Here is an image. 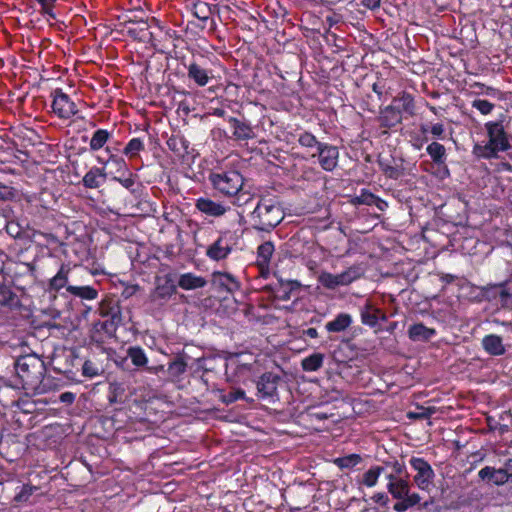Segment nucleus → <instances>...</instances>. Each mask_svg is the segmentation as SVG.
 <instances>
[{"mask_svg": "<svg viewBox=\"0 0 512 512\" xmlns=\"http://www.w3.org/2000/svg\"><path fill=\"white\" fill-rule=\"evenodd\" d=\"M15 373V380L11 384L14 388L34 394L45 392V386L42 384L45 364L38 356L29 354L18 358L15 362Z\"/></svg>", "mask_w": 512, "mask_h": 512, "instance_id": "f257e3e1", "label": "nucleus"}, {"mask_svg": "<svg viewBox=\"0 0 512 512\" xmlns=\"http://www.w3.org/2000/svg\"><path fill=\"white\" fill-rule=\"evenodd\" d=\"M213 189L224 197L233 198V204L241 206L250 199L249 193L243 192L244 178L237 170H220L208 177Z\"/></svg>", "mask_w": 512, "mask_h": 512, "instance_id": "f03ea898", "label": "nucleus"}, {"mask_svg": "<svg viewBox=\"0 0 512 512\" xmlns=\"http://www.w3.org/2000/svg\"><path fill=\"white\" fill-rule=\"evenodd\" d=\"M485 128L489 139L485 145L477 144L474 146L473 152L477 157L496 158L499 152L507 151L510 148L502 122H488L485 124Z\"/></svg>", "mask_w": 512, "mask_h": 512, "instance_id": "7ed1b4c3", "label": "nucleus"}, {"mask_svg": "<svg viewBox=\"0 0 512 512\" xmlns=\"http://www.w3.org/2000/svg\"><path fill=\"white\" fill-rule=\"evenodd\" d=\"M252 218L259 230L269 231L283 220L284 212L275 199L262 198L252 212Z\"/></svg>", "mask_w": 512, "mask_h": 512, "instance_id": "20e7f679", "label": "nucleus"}, {"mask_svg": "<svg viewBox=\"0 0 512 512\" xmlns=\"http://www.w3.org/2000/svg\"><path fill=\"white\" fill-rule=\"evenodd\" d=\"M386 488L392 498L397 500L393 506L396 512H406L421 501V496L418 493L411 492L409 481L405 478L387 483Z\"/></svg>", "mask_w": 512, "mask_h": 512, "instance_id": "39448f33", "label": "nucleus"}, {"mask_svg": "<svg viewBox=\"0 0 512 512\" xmlns=\"http://www.w3.org/2000/svg\"><path fill=\"white\" fill-rule=\"evenodd\" d=\"M366 268L363 264H356L349 267L340 274L322 272L319 277V283L327 289H335L339 286H346L361 278L365 274Z\"/></svg>", "mask_w": 512, "mask_h": 512, "instance_id": "423d86ee", "label": "nucleus"}, {"mask_svg": "<svg viewBox=\"0 0 512 512\" xmlns=\"http://www.w3.org/2000/svg\"><path fill=\"white\" fill-rule=\"evenodd\" d=\"M409 465L415 472L413 482L417 488L429 493L434 487L436 476L432 466L424 458L415 456L409 459Z\"/></svg>", "mask_w": 512, "mask_h": 512, "instance_id": "0eeeda50", "label": "nucleus"}, {"mask_svg": "<svg viewBox=\"0 0 512 512\" xmlns=\"http://www.w3.org/2000/svg\"><path fill=\"white\" fill-rule=\"evenodd\" d=\"M53 98L52 110L61 119H69L78 113L76 104L70 97L57 88L51 92Z\"/></svg>", "mask_w": 512, "mask_h": 512, "instance_id": "6e6552de", "label": "nucleus"}, {"mask_svg": "<svg viewBox=\"0 0 512 512\" xmlns=\"http://www.w3.org/2000/svg\"><path fill=\"white\" fill-rule=\"evenodd\" d=\"M25 252L35 253L40 256H52L55 253L54 247L58 246V241L50 236L43 234H34L32 239H25Z\"/></svg>", "mask_w": 512, "mask_h": 512, "instance_id": "1a4fd4ad", "label": "nucleus"}, {"mask_svg": "<svg viewBox=\"0 0 512 512\" xmlns=\"http://www.w3.org/2000/svg\"><path fill=\"white\" fill-rule=\"evenodd\" d=\"M280 381L281 376L277 373L266 372L262 374L256 383L258 396L269 400L277 398Z\"/></svg>", "mask_w": 512, "mask_h": 512, "instance_id": "9d476101", "label": "nucleus"}, {"mask_svg": "<svg viewBox=\"0 0 512 512\" xmlns=\"http://www.w3.org/2000/svg\"><path fill=\"white\" fill-rule=\"evenodd\" d=\"M311 156L318 158V163L323 170L331 172L338 165L339 150L334 145L323 143Z\"/></svg>", "mask_w": 512, "mask_h": 512, "instance_id": "9b49d317", "label": "nucleus"}, {"mask_svg": "<svg viewBox=\"0 0 512 512\" xmlns=\"http://www.w3.org/2000/svg\"><path fill=\"white\" fill-rule=\"evenodd\" d=\"M238 238L231 233L221 235L207 250V256H227L238 251Z\"/></svg>", "mask_w": 512, "mask_h": 512, "instance_id": "f8f14e48", "label": "nucleus"}, {"mask_svg": "<svg viewBox=\"0 0 512 512\" xmlns=\"http://www.w3.org/2000/svg\"><path fill=\"white\" fill-rule=\"evenodd\" d=\"M187 77L198 87L206 86L213 79L212 71L196 62H191L187 66Z\"/></svg>", "mask_w": 512, "mask_h": 512, "instance_id": "ddd939ff", "label": "nucleus"}, {"mask_svg": "<svg viewBox=\"0 0 512 512\" xmlns=\"http://www.w3.org/2000/svg\"><path fill=\"white\" fill-rule=\"evenodd\" d=\"M195 206L200 212L213 217L223 216L229 209L219 202L204 197L197 199Z\"/></svg>", "mask_w": 512, "mask_h": 512, "instance_id": "4468645a", "label": "nucleus"}, {"mask_svg": "<svg viewBox=\"0 0 512 512\" xmlns=\"http://www.w3.org/2000/svg\"><path fill=\"white\" fill-rule=\"evenodd\" d=\"M478 476L481 480L487 481L488 483H492L494 485L500 486L509 481V478L502 470V468L496 469L490 466L483 467L479 472Z\"/></svg>", "mask_w": 512, "mask_h": 512, "instance_id": "2eb2a0df", "label": "nucleus"}, {"mask_svg": "<svg viewBox=\"0 0 512 512\" xmlns=\"http://www.w3.org/2000/svg\"><path fill=\"white\" fill-rule=\"evenodd\" d=\"M402 121V113L396 105H389L383 109L379 116L380 126L384 128H392L400 124Z\"/></svg>", "mask_w": 512, "mask_h": 512, "instance_id": "dca6fc26", "label": "nucleus"}, {"mask_svg": "<svg viewBox=\"0 0 512 512\" xmlns=\"http://www.w3.org/2000/svg\"><path fill=\"white\" fill-rule=\"evenodd\" d=\"M107 179V173L104 167H92L83 177L82 183L85 188L97 189Z\"/></svg>", "mask_w": 512, "mask_h": 512, "instance_id": "f3484780", "label": "nucleus"}, {"mask_svg": "<svg viewBox=\"0 0 512 512\" xmlns=\"http://www.w3.org/2000/svg\"><path fill=\"white\" fill-rule=\"evenodd\" d=\"M229 123L233 128V135L237 140H248L255 137V133L250 124L242 122L235 117H230Z\"/></svg>", "mask_w": 512, "mask_h": 512, "instance_id": "a211bd4d", "label": "nucleus"}, {"mask_svg": "<svg viewBox=\"0 0 512 512\" xmlns=\"http://www.w3.org/2000/svg\"><path fill=\"white\" fill-rule=\"evenodd\" d=\"M484 350L493 356H500L505 353L502 338L495 334L486 335L482 340Z\"/></svg>", "mask_w": 512, "mask_h": 512, "instance_id": "6ab92c4d", "label": "nucleus"}, {"mask_svg": "<svg viewBox=\"0 0 512 512\" xmlns=\"http://www.w3.org/2000/svg\"><path fill=\"white\" fill-rule=\"evenodd\" d=\"M436 335V330L422 323H416L409 327L408 336L412 341H428Z\"/></svg>", "mask_w": 512, "mask_h": 512, "instance_id": "aec40b11", "label": "nucleus"}, {"mask_svg": "<svg viewBox=\"0 0 512 512\" xmlns=\"http://www.w3.org/2000/svg\"><path fill=\"white\" fill-rule=\"evenodd\" d=\"M384 472V467L380 465L371 466L362 476L357 480L360 486L373 488L377 485L380 475Z\"/></svg>", "mask_w": 512, "mask_h": 512, "instance_id": "412c9836", "label": "nucleus"}, {"mask_svg": "<svg viewBox=\"0 0 512 512\" xmlns=\"http://www.w3.org/2000/svg\"><path fill=\"white\" fill-rule=\"evenodd\" d=\"M441 281L449 286L448 289L453 290V286L458 287L459 293L457 294V298L466 297V293L464 291L471 288L470 283L465 278L451 274H443L441 276Z\"/></svg>", "mask_w": 512, "mask_h": 512, "instance_id": "4be33fe9", "label": "nucleus"}, {"mask_svg": "<svg viewBox=\"0 0 512 512\" xmlns=\"http://www.w3.org/2000/svg\"><path fill=\"white\" fill-rule=\"evenodd\" d=\"M207 281L205 278L196 276L192 273H184L180 275L178 285L184 290H192L202 288L206 285Z\"/></svg>", "mask_w": 512, "mask_h": 512, "instance_id": "5701e85b", "label": "nucleus"}, {"mask_svg": "<svg viewBox=\"0 0 512 512\" xmlns=\"http://www.w3.org/2000/svg\"><path fill=\"white\" fill-rule=\"evenodd\" d=\"M352 323V317L347 313L338 314L332 321L326 323L325 328L328 332H342Z\"/></svg>", "mask_w": 512, "mask_h": 512, "instance_id": "b1692460", "label": "nucleus"}, {"mask_svg": "<svg viewBox=\"0 0 512 512\" xmlns=\"http://www.w3.org/2000/svg\"><path fill=\"white\" fill-rule=\"evenodd\" d=\"M66 291L75 297L83 300H94L98 297V291L91 286H74L67 285Z\"/></svg>", "mask_w": 512, "mask_h": 512, "instance_id": "393cba45", "label": "nucleus"}, {"mask_svg": "<svg viewBox=\"0 0 512 512\" xmlns=\"http://www.w3.org/2000/svg\"><path fill=\"white\" fill-rule=\"evenodd\" d=\"M111 136H112V133L106 129L96 130L93 133V135L90 139V142H89L90 150L95 152V151L102 149L107 144V142L109 141Z\"/></svg>", "mask_w": 512, "mask_h": 512, "instance_id": "a878e982", "label": "nucleus"}, {"mask_svg": "<svg viewBox=\"0 0 512 512\" xmlns=\"http://www.w3.org/2000/svg\"><path fill=\"white\" fill-rule=\"evenodd\" d=\"M353 203L369 206L376 205L381 210H383V205H386V202L365 189L361 190L360 194L353 199Z\"/></svg>", "mask_w": 512, "mask_h": 512, "instance_id": "bb28decb", "label": "nucleus"}, {"mask_svg": "<svg viewBox=\"0 0 512 512\" xmlns=\"http://www.w3.org/2000/svg\"><path fill=\"white\" fill-rule=\"evenodd\" d=\"M323 362L324 355L316 352L302 359L301 367L306 372H315L323 366Z\"/></svg>", "mask_w": 512, "mask_h": 512, "instance_id": "cd10ccee", "label": "nucleus"}, {"mask_svg": "<svg viewBox=\"0 0 512 512\" xmlns=\"http://www.w3.org/2000/svg\"><path fill=\"white\" fill-rule=\"evenodd\" d=\"M492 293L493 296H499V302L503 307L512 306V294H510L504 284L492 285L490 288L486 289V294L489 297V293Z\"/></svg>", "mask_w": 512, "mask_h": 512, "instance_id": "c85d7f7f", "label": "nucleus"}, {"mask_svg": "<svg viewBox=\"0 0 512 512\" xmlns=\"http://www.w3.org/2000/svg\"><path fill=\"white\" fill-rule=\"evenodd\" d=\"M426 151L435 164L442 165L445 163L447 155L446 149L442 144L432 142L427 146Z\"/></svg>", "mask_w": 512, "mask_h": 512, "instance_id": "c756f323", "label": "nucleus"}, {"mask_svg": "<svg viewBox=\"0 0 512 512\" xmlns=\"http://www.w3.org/2000/svg\"><path fill=\"white\" fill-rule=\"evenodd\" d=\"M334 464L340 469H352L362 462L360 454H349L342 457H337L333 460Z\"/></svg>", "mask_w": 512, "mask_h": 512, "instance_id": "7c9ffc66", "label": "nucleus"}, {"mask_svg": "<svg viewBox=\"0 0 512 512\" xmlns=\"http://www.w3.org/2000/svg\"><path fill=\"white\" fill-rule=\"evenodd\" d=\"M380 317L384 318L383 313L379 309H374L371 306L365 307L361 312L362 323L370 327H375Z\"/></svg>", "mask_w": 512, "mask_h": 512, "instance_id": "2f4dec72", "label": "nucleus"}, {"mask_svg": "<svg viewBox=\"0 0 512 512\" xmlns=\"http://www.w3.org/2000/svg\"><path fill=\"white\" fill-rule=\"evenodd\" d=\"M127 355L136 367H143L148 363V358L140 346H132L127 350Z\"/></svg>", "mask_w": 512, "mask_h": 512, "instance_id": "473e14b6", "label": "nucleus"}, {"mask_svg": "<svg viewBox=\"0 0 512 512\" xmlns=\"http://www.w3.org/2000/svg\"><path fill=\"white\" fill-rule=\"evenodd\" d=\"M394 103H398L401 113L405 112L409 115H414V99L409 93H402L399 97L394 98Z\"/></svg>", "mask_w": 512, "mask_h": 512, "instance_id": "72a5a7b5", "label": "nucleus"}, {"mask_svg": "<svg viewBox=\"0 0 512 512\" xmlns=\"http://www.w3.org/2000/svg\"><path fill=\"white\" fill-rule=\"evenodd\" d=\"M95 329L97 332H103L106 336L111 337L115 334L117 325L113 318H106L98 321L95 324Z\"/></svg>", "mask_w": 512, "mask_h": 512, "instance_id": "f704fd0d", "label": "nucleus"}, {"mask_svg": "<svg viewBox=\"0 0 512 512\" xmlns=\"http://www.w3.org/2000/svg\"><path fill=\"white\" fill-rule=\"evenodd\" d=\"M68 277L67 271L61 267L58 273L50 280L49 289L59 291L63 287H67Z\"/></svg>", "mask_w": 512, "mask_h": 512, "instance_id": "c9c22d12", "label": "nucleus"}, {"mask_svg": "<svg viewBox=\"0 0 512 512\" xmlns=\"http://www.w3.org/2000/svg\"><path fill=\"white\" fill-rule=\"evenodd\" d=\"M380 170L390 179H399L403 175V170L398 166H393L383 160L378 161Z\"/></svg>", "mask_w": 512, "mask_h": 512, "instance_id": "e433bc0d", "label": "nucleus"}, {"mask_svg": "<svg viewBox=\"0 0 512 512\" xmlns=\"http://www.w3.org/2000/svg\"><path fill=\"white\" fill-rule=\"evenodd\" d=\"M142 150H144V143L139 138H133L127 143L123 153L132 159L137 157Z\"/></svg>", "mask_w": 512, "mask_h": 512, "instance_id": "4c0bfd02", "label": "nucleus"}, {"mask_svg": "<svg viewBox=\"0 0 512 512\" xmlns=\"http://www.w3.org/2000/svg\"><path fill=\"white\" fill-rule=\"evenodd\" d=\"M108 161H110V164L115 168V173L117 175L125 176L128 173L129 168L123 157L110 154Z\"/></svg>", "mask_w": 512, "mask_h": 512, "instance_id": "58836bf2", "label": "nucleus"}, {"mask_svg": "<svg viewBox=\"0 0 512 512\" xmlns=\"http://www.w3.org/2000/svg\"><path fill=\"white\" fill-rule=\"evenodd\" d=\"M298 143L302 147L306 148H316V150L319 148L320 144H323V142H320L317 140V138L310 132L304 131L300 133L298 137Z\"/></svg>", "mask_w": 512, "mask_h": 512, "instance_id": "ea45409f", "label": "nucleus"}, {"mask_svg": "<svg viewBox=\"0 0 512 512\" xmlns=\"http://www.w3.org/2000/svg\"><path fill=\"white\" fill-rule=\"evenodd\" d=\"M272 258H261L257 262L259 276L263 279H269L271 275H276L275 271L271 268Z\"/></svg>", "mask_w": 512, "mask_h": 512, "instance_id": "a19ab883", "label": "nucleus"}, {"mask_svg": "<svg viewBox=\"0 0 512 512\" xmlns=\"http://www.w3.org/2000/svg\"><path fill=\"white\" fill-rule=\"evenodd\" d=\"M213 281L215 283H219L220 285L225 287L228 291H232L237 286V283L235 282L233 277L231 275L225 274V273H214Z\"/></svg>", "mask_w": 512, "mask_h": 512, "instance_id": "79ce46f5", "label": "nucleus"}, {"mask_svg": "<svg viewBox=\"0 0 512 512\" xmlns=\"http://www.w3.org/2000/svg\"><path fill=\"white\" fill-rule=\"evenodd\" d=\"M167 145L172 151L178 154L187 152L188 148L187 141L183 137H170L167 140Z\"/></svg>", "mask_w": 512, "mask_h": 512, "instance_id": "37998d69", "label": "nucleus"}, {"mask_svg": "<svg viewBox=\"0 0 512 512\" xmlns=\"http://www.w3.org/2000/svg\"><path fill=\"white\" fill-rule=\"evenodd\" d=\"M37 488L30 484H24L14 496L17 503L27 502Z\"/></svg>", "mask_w": 512, "mask_h": 512, "instance_id": "c03bdc74", "label": "nucleus"}, {"mask_svg": "<svg viewBox=\"0 0 512 512\" xmlns=\"http://www.w3.org/2000/svg\"><path fill=\"white\" fill-rule=\"evenodd\" d=\"M6 233L14 239L15 244H18V241L23 240V230L22 227L14 221H7V226L5 228Z\"/></svg>", "mask_w": 512, "mask_h": 512, "instance_id": "a18cd8bd", "label": "nucleus"}, {"mask_svg": "<svg viewBox=\"0 0 512 512\" xmlns=\"http://www.w3.org/2000/svg\"><path fill=\"white\" fill-rule=\"evenodd\" d=\"M472 107L476 108L481 114L488 115L494 109V104L482 99H476L472 102Z\"/></svg>", "mask_w": 512, "mask_h": 512, "instance_id": "49530a36", "label": "nucleus"}, {"mask_svg": "<svg viewBox=\"0 0 512 512\" xmlns=\"http://www.w3.org/2000/svg\"><path fill=\"white\" fill-rule=\"evenodd\" d=\"M240 399H245V392L242 389H234L223 395V402L226 404H231Z\"/></svg>", "mask_w": 512, "mask_h": 512, "instance_id": "de8ad7c7", "label": "nucleus"}, {"mask_svg": "<svg viewBox=\"0 0 512 512\" xmlns=\"http://www.w3.org/2000/svg\"><path fill=\"white\" fill-rule=\"evenodd\" d=\"M112 180L119 182L126 189H132V187L135 184V179L129 171L125 176H121V175L113 176Z\"/></svg>", "mask_w": 512, "mask_h": 512, "instance_id": "09e8293b", "label": "nucleus"}, {"mask_svg": "<svg viewBox=\"0 0 512 512\" xmlns=\"http://www.w3.org/2000/svg\"><path fill=\"white\" fill-rule=\"evenodd\" d=\"M247 355H237L235 360H231L232 363H235L237 365V368L239 369V372H242L243 370H252V363L246 361ZM248 357L252 358V355H248Z\"/></svg>", "mask_w": 512, "mask_h": 512, "instance_id": "8fccbe9b", "label": "nucleus"}, {"mask_svg": "<svg viewBox=\"0 0 512 512\" xmlns=\"http://www.w3.org/2000/svg\"><path fill=\"white\" fill-rule=\"evenodd\" d=\"M274 251V244L271 241H266L258 246L257 256H272Z\"/></svg>", "mask_w": 512, "mask_h": 512, "instance_id": "3c124183", "label": "nucleus"}, {"mask_svg": "<svg viewBox=\"0 0 512 512\" xmlns=\"http://www.w3.org/2000/svg\"><path fill=\"white\" fill-rule=\"evenodd\" d=\"M16 195V191L9 186L0 183V201L12 200Z\"/></svg>", "mask_w": 512, "mask_h": 512, "instance_id": "603ef678", "label": "nucleus"}, {"mask_svg": "<svg viewBox=\"0 0 512 512\" xmlns=\"http://www.w3.org/2000/svg\"><path fill=\"white\" fill-rule=\"evenodd\" d=\"M371 499L373 500V502L380 505L381 507H386L389 503V497L384 492L375 493Z\"/></svg>", "mask_w": 512, "mask_h": 512, "instance_id": "864d4df0", "label": "nucleus"}, {"mask_svg": "<svg viewBox=\"0 0 512 512\" xmlns=\"http://www.w3.org/2000/svg\"><path fill=\"white\" fill-rule=\"evenodd\" d=\"M444 132H445V128H444V125L441 124V123H436L434 124L432 127H431V134L436 137V138H439V139H444L445 136H444Z\"/></svg>", "mask_w": 512, "mask_h": 512, "instance_id": "5fc2aeb1", "label": "nucleus"}, {"mask_svg": "<svg viewBox=\"0 0 512 512\" xmlns=\"http://www.w3.org/2000/svg\"><path fill=\"white\" fill-rule=\"evenodd\" d=\"M381 0H362V5L370 10L379 8Z\"/></svg>", "mask_w": 512, "mask_h": 512, "instance_id": "6e6d98bb", "label": "nucleus"}, {"mask_svg": "<svg viewBox=\"0 0 512 512\" xmlns=\"http://www.w3.org/2000/svg\"><path fill=\"white\" fill-rule=\"evenodd\" d=\"M75 400V395L72 392H64L60 395V401L62 403L71 404Z\"/></svg>", "mask_w": 512, "mask_h": 512, "instance_id": "4d7b16f0", "label": "nucleus"}, {"mask_svg": "<svg viewBox=\"0 0 512 512\" xmlns=\"http://www.w3.org/2000/svg\"><path fill=\"white\" fill-rule=\"evenodd\" d=\"M392 467H393L394 473L399 477H401L402 474H404V472H405V465L398 461L393 462Z\"/></svg>", "mask_w": 512, "mask_h": 512, "instance_id": "13d9d810", "label": "nucleus"}, {"mask_svg": "<svg viewBox=\"0 0 512 512\" xmlns=\"http://www.w3.org/2000/svg\"><path fill=\"white\" fill-rule=\"evenodd\" d=\"M471 87L478 88L479 89L478 93H483L484 89H485V93H487V94H490L495 91L493 88L486 87L484 84L479 83V82H475L474 84L471 85Z\"/></svg>", "mask_w": 512, "mask_h": 512, "instance_id": "bf43d9fd", "label": "nucleus"}, {"mask_svg": "<svg viewBox=\"0 0 512 512\" xmlns=\"http://www.w3.org/2000/svg\"><path fill=\"white\" fill-rule=\"evenodd\" d=\"M502 470H504V472H506L509 479L512 478V459H509L506 461Z\"/></svg>", "mask_w": 512, "mask_h": 512, "instance_id": "052dcab7", "label": "nucleus"}, {"mask_svg": "<svg viewBox=\"0 0 512 512\" xmlns=\"http://www.w3.org/2000/svg\"><path fill=\"white\" fill-rule=\"evenodd\" d=\"M195 16L201 20H206L208 18V15L206 14V8L205 6H202L199 8V11H195Z\"/></svg>", "mask_w": 512, "mask_h": 512, "instance_id": "680f3d73", "label": "nucleus"}, {"mask_svg": "<svg viewBox=\"0 0 512 512\" xmlns=\"http://www.w3.org/2000/svg\"><path fill=\"white\" fill-rule=\"evenodd\" d=\"M304 334L307 336V337H310V338H317L318 337V332H317V329L316 328H308L304 331Z\"/></svg>", "mask_w": 512, "mask_h": 512, "instance_id": "e2e57ef3", "label": "nucleus"}, {"mask_svg": "<svg viewBox=\"0 0 512 512\" xmlns=\"http://www.w3.org/2000/svg\"><path fill=\"white\" fill-rule=\"evenodd\" d=\"M341 394L339 391L337 390H334L332 391L331 395L329 396V398L327 400H325V402H332V401H337L341 398Z\"/></svg>", "mask_w": 512, "mask_h": 512, "instance_id": "0e129e2a", "label": "nucleus"}, {"mask_svg": "<svg viewBox=\"0 0 512 512\" xmlns=\"http://www.w3.org/2000/svg\"><path fill=\"white\" fill-rule=\"evenodd\" d=\"M52 7H53V5H48L46 7L42 6V13L50 16L53 19H55V14L52 11Z\"/></svg>", "mask_w": 512, "mask_h": 512, "instance_id": "69168bd1", "label": "nucleus"}, {"mask_svg": "<svg viewBox=\"0 0 512 512\" xmlns=\"http://www.w3.org/2000/svg\"><path fill=\"white\" fill-rule=\"evenodd\" d=\"M287 287L289 288V291L292 293L294 290L299 289L300 284L297 281H290L287 283Z\"/></svg>", "mask_w": 512, "mask_h": 512, "instance_id": "338daca9", "label": "nucleus"}, {"mask_svg": "<svg viewBox=\"0 0 512 512\" xmlns=\"http://www.w3.org/2000/svg\"><path fill=\"white\" fill-rule=\"evenodd\" d=\"M372 89L373 91L379 96L381 97L382 93H383V87L380 86L378 83H374L372 85Z\"/></svg>", "mask_w": 512, "mask_h": 512, "instance_id": "774afa93", "label": "nucleus"}]
</instances>
